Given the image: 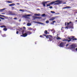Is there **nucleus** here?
Returning <instances> with one entry per match:
<instances>
[{
    "instance_id": "6e6552de",
    "label": "nucleus",
    "mask_w": 77,
    "mask_h": 77,
    "mask_svg": "<svg viewBox=\"0 0 77 77\" xmlns=\"http://www.w3.org/2000/svg\"><path fill=\"white\" fill-rule=\"evenodd\" d=\"M71 8V7L69 6H67L62 8V9H70Z\"/></svg>"
},
{
    "instance_id": "7ed1b4c3",
    "label": "nucleus",
    "mask_w": 77,
    "mask_h": 77,
    "mask_svg": "<svg viewBox=\"0 0 77 77\" xmlns=\"http://www.w3.org/2000/svg\"><path fill=\"white\" fill-rule=\"evenodd\" d=\"M70 49L71 50H73L74 51L75 50V47H76V46L75 45L72 44L70 45Z\"/></svg>"
},
{
    "instance_id": "ddd939ff",
    "label": "nucleus",
    "mask_w": 77,
    "mask_h": 77,
    "mask_svg": "<svg viewBox=\"0 0 77 77\" xmlns=\"http://www.w3.org/2000/svg\"><path fill=\"white\" fill-rule=\"evenodd\" d=\"M9 14L10 15H15V14H12V12H11V11L9 12Z\"/></svg>"
},
{
    "instance_id": "423d86ee",
    "label": "nucleus",
    "mask_w": 77,
    "mask_h": 77,
    "mask_svg": "<svg viewBox=\"0 0 77 77\" xmlns=\"http://www.w3.org/2000/svg\"><path fill=\"white\" fill-rule=\"evenodd\" d=\"M48 2H49V1L44 2L42 3V4L43 5L44 7H45V4H46V3H48Z\"/></svg>"
},
{
    "instance_id": "20e7f679",
    "label": "nucleus",
    "mask_w": 77,
    "mask_h": 77,
    "mask_svg": "<svg viewBox=\"0 0 77 77\" xmlns=\"http://www.w3.org/2000/svg\"><path fill=\"white\" fill-rule=\"evenodd\" d=\"M70 24H71V26H70V28L71 29H74V27H73V23H72V22H69V23H67V25H69Z\"/></svg>"
},
{
    "instance_id": "1a4fd4ad",
    "label": "nucleus",
    "mask_w": 77,
    "mask_h": 77,
    "mask_svg": "<svg viewBox=\"0 0 77 77\" xmlns=\"http://www.w3.org/2000/svg\"><path fill=\"white\" fill-rule=\"evenodd\" d=\"M22 35L23 37H26L27 36V34L26 33L23 34Z\"/></svg>"
},
{
    "instance_id": "f704fd0d",
    "label": "nucleus",
    "mask_w": 77,
    "mask_h": 77,
    "mask_svg": "<svg viewBox=\"0 0 77 77\" xmlns=\"http://www.w3.org/2000/svg\"><path fill=\"white\" fill-rule=\"evenodd\" d=\"M1 27H2V28L3 27H4V25L2 26H1Z\"/></svg>"
},
{
    "instance_id": "f257e3e1",
    "label": "nucleus",
    "mask_w": 77,
    "mask_h": 77,
    "mask_svg": "<svg viewBox=\"0 0 77 77\" xmlns=\"http://www.w3.org/2000/svg\"><path fill=\"white\" fill-rule=\"evenodd\" d=\"M71 37H72V38H71ZM74 36H72L71 37V38L70 37H68L67 38L69 40H68V39H64V40H63V41H67L68 42H70V41H71V39H72V41H74V40L75 41H76V40H77V38H74Z\"/></svg>"
},
{
    "instance_id": "3c124183",
    "label": "nucleus",
    "mask_w": 77,
    "mask_h": 77,
    "mask_svg": "<svg viewBox=\"0 0 77 77\" xmlns=\"http://www.w3.org/2000/svg\"><path fill=\"white\" fill-rule=\"evenodd\" d=\"M53 30H54L53 29H52L51 30V32H52V31H53Z\"/></svg>"
},
{
    "instance_id": "9d476101",
    "label": "nucleus",
    "mask_w": 77,
    "mask_h": 77,
    "mask_svg": "<svg viewBox=\"0 0 77 77\" xmlns=\"http://www.w3.org/2000/svg\"><path fill=\"white\" fill-rule=\"evenodd\" d=\"M26 33H27V35H31L32 33V32H30V31H27L26 32Z\"/></svg>"
},
{
    "instance_id": "a19ab883",
    "label": "nucleus",
    "mask_w": 77,
    "mask_h": 77,
    "mask_svg": "<svg viewBox=\"0 0 77 77\" xmlns=\"http://www.w3.org/2000/svg\"><path fill=\"white\" fill-rule=\"evenodd\" d=\"M9 6H12V4L9 5Z\"/></svg>"
},
{
    "instance_id": "680f3d73",
    "label": "nucleus",
    "mask_w": 77,
    "mask_h": 77,
    "mask_svg": "<svg viewBox=\"0 0 77 77\" xmlns=\"http://www.w3.org/2000/svg\"><path fill=\"white\" fill-rule=\"evenodd\" d=\"M2 21V20L0 19V21Z\"/></svg>"
},
{
    "instance_id": "9b49d317",
    "label": "nucleus",
    "mask_w": 77,
    "mask_h": 77,
    "mask_svg": "<svg viewBox=\"0 0 77 77\" xmlns=\"http://www.w3.org/2000/svg\"><path fill=\"white\" fill-rule=\"evenodd\" d=\"M32 25V24L31 23H28L27 24V26H31Z\"/></svg>"
},
{
    "instance_id": "473e14b6",
    "label": "nucleus",
    "mask_w": 77,
    "mask_h": 77,
    "mask_svg": "<svg viewBox=\"0 0 77 77\" xmlns=\"http://www.w3.org/2000/svg\"><path fill=\"white\" fill-rule=\"evenodd\" d=\"M12 9H15V7H12Z\"/></svg>"
},
{
    "instance_id": "6e6d98bb",
    "label": "nucleus",
    "mask_w": 77,
    "mask_h": 77,
    "mask_svg": "<svg viewBox=\"0 0 77 77\" xmlns=\"http://www.w3.org/2000/svg\"><path fill=\"white\" fill-rule=\"evenodd\" d=\"M75 50H76V51H77V48H76Z\"/></svg>"
},
{
    "instance_id": "2eb2a0df",
    "label": "nucleus",
    "mask_w": 77,
    "mask_h": 77,
    "mask_svg": "<svg viewBox=\"0 0 77 77\" xmlns=\"http://www.w3.org/2000/svg\"><path fill=\"white\" fill-rule=\"evenodd\" d=\"M55 19V17H52L50 19V20H51V21H53V20H54Z\"/></svg>"
},
{
    "instance_id": "0eeeda50",
    "label": "nucleus",
    "mask_w": 77,
    "mask_h": 77,
    "mask_svg": "<svg viewBox=\"0 0 77 77\" xmlns=\"http://www.w3.org/2000/svg\"><path fill=\"white\" fill-rule=\"evenodd\" d=\"M46 38L47 39H48V38H53V36L51 35H48L47 36H46Z\"/></svg>"
},
{
    "instance_id": "f3484780",
    "label": "nucleus",
    "mask_w": 77,
    "mask_h": 77,
    "mask_svg": "<svg viewBox=\"0 0 77 77\" xmlns=\"http://www.w3.org/2000/svg\"><path fill=\"white\" fill-rule=\"evenodd\" d=\"M51 2L49 4H47V5H46V6L47 7H48V6H50V5H51Z\"/></svg>"
},
{
    "instance_id": "b1692460",
    "label": "nucleus",
    "mask_w": 77,
    "mask_h": 77,
    "mask_svg": "<svg viewBox=\"0 0 77 77\" xmlns=\"http://www.w3.org/2000/svg\"><path fill=\"white\" fill-rule=\"evenodd\" d=\"M57 39L58 40L59 39H61V38H60V37H58V36H57V35H58V34H57Z\"/></svg>"
},
{
    "instance_id": "052dcab7",
    "label": "nucleus",
    "mask_w": 77,
    "mask_h": 77,
    "mask_svg": "<svg viewBox=\"0 0 77 77\" xmlns=\"http://www.w3.org/2000/svg\"><path fill=\"white\" fill-rule=\"evenodd\" d=\"M75 21L76 22H77V20H76Z\"/></svg>"
},
{
    "instance_id": "0e129e2a",
    "label": "nucleus",
    "mask_w": 77,
    "mask_h": 77,
    "mask_svg": "<svg viewBox=\"0 0 77 77\" xmlns=\"http://www.w3.org/2000/svg\"><path fill=\"white\" fill-rule=\"evenodd\" d=\"M76 19H77V17L76 18Z\"/></svg>"
},
{
    "instance_id": "4be33fe9",
    "label": "nucleus",
    "mask_w": 77,
    "mask_h": 77,
    "mask_svg": "<svg viewBox=\"0 0 77 77\" xmlns=\"http://www.w3.org/2000/svg\"><path fill=\"white\" fill-rule=\"evenodd\" d=\"M8 3H12V1H7Z\"/></svg>"
},
{
    "instance_id": "6ab92c4d",
    "label": "nucleus",
    "mask_w": 77,
    "mask_h": 77,
    "mask_svg": "<svg viewBox=\"0 0 77 77\" xmlns=\"http://www.w3.org/2000/svg\"><path fill=\"white\" fill-rule=\"evenodd\" d=\"M20 11H21V12H24V10L23 9H20L19 10Z\"/></svg>"
},
{
    "instance_id": "603ef678",
    "label": "nucleus",
    "mask_w": 77,
    "mask_h": 77,
    "mask_svg": "<svg viewBox=\"0 0 77 77\" xmlns=\"http://www.w3.org/2000/svg\"><path fill=\"white\" fill-rule=\"evenodd\" d=\"M4 27L6 28V26H4Z\"/></svg>"
},
{
    "instance_id": "393cba45",
    "label": "nucleus",
    "mask_w": 77,
    "mask_h": 77,
    "mask_svg": "<svg viewBox=\"0 0 77 77\" xmlns=\"http://www.w3.org/2000/svg\"><path fill=\"white\" fill-rule=\"evenodd\" d=\"M3 30L4 31H7V28H4L3 29Z\"/></svg>"
},
{
    "instance_id": "09e8293b",
    "label": "nucleus",
    "mask_w": 77,
    "mask_h": 77,
    "mask_svg": "<svg viewBox=\"0 0 77 77\" xmlns=\"http://www.w3.org/2000/svg\"><path fill=\"white\" fill-rule=\"evenodd\" d=\"M19 21L20 22L21 21V20L20 19V20H19Z\"/></svg>"
},
{
    "instance_id": "4c0bfd02",
    "label": "nucleus",
    "mask_w": 77,
    "mask_h": 77,
    "mask_svg": "<svg viewBox=\"0 0 77 77\" xmlns=\"http://www.w3.org/2000/svg\"><path fill=\"white\" fill-rule=\"evenodd\" d=\"M37 16H40V14H37Z\"/></svg>"
},
{
    "instance_id": "c756f323",
    "label": "nucleus",
    "mask_w": 77,
    "mask_h": 77,
    "mask_svg": "<svg viewBox=\"0 0 77 77\" xmlns=\"http://www.w3.org/2000/svg\"><path fill=\"white\" fill-rule=\"evenodd\" d=\"M46 23H47V24H48V23H49V21L48 20H47L46 21Z\"/></svg>"
},
{
    "instance_id": "c85d7f7f",
    "label": "nucleus",
    "mask_w": 77,
    "mask_h": 77,
    "mask_svg": "<svg viewBox=\"0 0 77 77\" xmlns=\"http://www.w3.org/2000/svg\"><path fill=\"white\" fill-rule=\"evenodd\" d=\"M51 12L52 13V14H55V12L54 11H51Z\"/></svg>"
},
{
    "instance_id": "cd10ccee",
    "label": "nucleus",
    "mask_w": 77,
    "mask_h": 77,
    "mask_svg": "<svg viewBox=\"0 0 77 77\" xmlns=\"http://www.w3.org/2000/svg\"><path fill=\"white\" fill-rule=\"evenodd\" d=\"M33 18H39V17H33Z\"/></svg>"
},
{
    "instance_id": "c9c22d12",
    "label": "nucleus",
    "mask_w": 77,
    "mask_h": 77,
    "mask_svg": "<svg viewBox=\"0 0 77 77\" xmlns=\"http://www.w3.org/2000/svg\"><path fill=\"white\" fill-rule=\"evenodd\" d=\"M12 6H15V4H11Z\"/></svg>"
},
{
    "instance_id": "4468645a",
    "label": "nucleus",
    "mask_w": 77,
    "mask_h": 77,
    "mask_svg": "<svg viewBox=\"0 0 77 77\" xmlns=\"http://www.w3.org/2000/svg\"><path fill=\"white\" fill-rule=\"evenodd\" d=\"M46 16H47V15H46L45 14H43L42 15V16H41V17H46Z\"/></svg>"
},
{
    "instance_id": "a878e982",
    "label": "nucleus",
    "mask_w": 77,
    "mask_h": 77,
    "mask_svg": "<svg viewBox=\"0 0 77 77\" xmlns=\"http://www.w3.org/2000/svg\"><path fill=\"white\" fill-rule=\"evenodd\" d=\"M24 30H23L22 31V35L24 34Z\"/></svg>"
},
{
    "instance_id": "13d9d810",
    "label": "nucleus",
    "mask_w": 77,
    "mask_h": 77,
    "mask_svg": "<svg viewBox=\"0 0 77 77\" xmlns=\"http://www.w3.org/2000/svg\"><path fill=\"white\" fill-rule=\"evenodd\" d=\"M65 25L66 26V23H65Z\"/></svg>"
},
{
    "instance_id": "37998d69",
    "label": "nucleus",
    "mask_w": 77,
    "mask_h": 77,
    "mask_svg": "<svg viewBox=\"0 0 77 77\" xmlns=\"http://www.w3.org/2000/svg\"><path fill=\"white\" fill-rule=\"evenodd\" d=\"M14 20H16V19H17V17H15V18H14Z\"/></svg>"
},
{
    "instance_id": "39448f33",
    "label": "nucleus",
    "mask_w": 77,
    "mask_h": 77,
    "mask_svg": "<svg viewBox=\"0 0 77 77\" xmlns=\"http://www.w3.org/2000/svg\"><path fill=\"white\" fill-rule=\"evenodd\" d=\"M59 46L60 47H63L65 46V43L63 42H61Z\"/></svg>"
},
{
    "instance_id": "a18cd8bd",
    "label": "nucleus",
    "mask_w": 77,
    "mask_h": 77,
    "mask_svg": "<svg viewBox=\"0 0 77 77\" xmlns=\"http://www.w3.org/2000/svg\"><path fill=\"white\" fill-rule=\"evenodd\" d=\"M40 37H43V36L42 35H41L40 36Z\"/></svg>"
},
{
    "instance_id": "412c9836",
    "label": "nucleus",
    "mask_w": 77,
    "mask_h": 77,
    "mask_svg": "<svg viewBox=\"0 0 77 77\" xmlns=\"http://www.w3.org/2000/svg\"><path fill=\"white\" fill-rule=\"evenodd\" d=\"M28 30H33V29L29 27L28 28Z\"/></svg>"
},
{
    "instance_id": "c03bdc74",
    "label": "nucleus",
    "mask_w": 77,
    "mask_h": 77,
    "mask_svg": "<svg viewBox=\"0 0 77 77\" xmlns=\"http://www.w3.org/2000/svg\"><path fill=\"white\" fill-rule=\"evenodd\" d=\"M37 11H40V9H37Z\"/></svg>"
},
{
    "instance_id": "bf43d9fd",
    "label": "nucleus",
    "mask_w": 77,
    "mask_h": 77,
    "mask_svg": "<svg viewBox=\"0 0 77 77\" xmlns=\"http://www.w3.org/2000/svg\"><path fill=\"white\" fill-rule=\"evenodd\" d=\"M20 36H23V35H21Z\"/></svg>"
},
{
    "instance_id": "de8ad7c7",
    "label": "nucleus",
    "mask_w": 77,
    "mask_h": 77,
    "mask_svg": "<svg viewBox=\"0 0 77 77\" xmlns=\"http://www.w3.org/2000/svg\"><path fill=\"white\" fill-rule=\"evenodd\" d=\"M1 33H2V31L1 30H0V34Z\"/></svg>"
},
{
    "instance_id": "7c9ffc66",
    "label": "nucleus",
    "mask_w": 77,
    "mask_h": 77,
    "mask_svg": "<svg viewBox=\"0 0 77 77\" xmlns=\"http://www.w3.org/2000/svg\"><path fill=\"white\" fill-rule=\"evenodd\" d=\"M4 9H1V10H0V12H2V11H3V10H4Z\"/></svg>"
},
{
    "instance_id": "dca6fc26",
    "label": "nucleus",
    "mask_w": 77,
    "mask_h": 77,
    "mask_svg": "<svg viewBox=\"0 0 77 77\" xmlns=\"http://www.w3.org/2000/svg\"><path fill=\"white\" fill-rule=\"evenodd\" d=\"M44 33H45V34H46V35H47V34H48V31H47L45 30L44 31Z\"/></svg>"
},
{
    "instance_id": "e433bc0d",
    "label": "nucleus",
    "mask_w": 77,
    "mask_h": 77,
    "mask_svg": "<svg viewBox=\"0 0 77 77\" xmlns=\"http://www.w3.org/2000/svg\"><path fill=\"white\" fill-rule=\"evenodd\" d=\"M43 36H46V35L45 34H43Z\"/></svg>"
},
{
    "instance_id": "864d4df0",
    "label": "nucleus",
    "mask_w": 77,
    "mask_h": 77,
    "mask_svg": "<svg viewBox=\"0 0 77 77\" xmlns=\"http://www.w3.org/2000/svg\"><path fill=\"white\" fill-rule=\"evenodd\" d=\"M63 4H66V2H65L64 3H63Z\"/></svg>"
},
{
    "instance_id": "aec40b11",
    "label": "nucleus",
    "mask_w": 77,
    "mask_h": 77,
    "mask_svg": "<svg viewBox=\"0 0 77 77\" xmlns=\"http://www.w3.org/2000/svg\"><path fill=\"white\" fill-rule=\"evenodd\" d=\"M55 22H56V21H52V22L51 23V24H54V23H55Z\"/></svg>"
},
{
    "instance_id": "4d7b16f0",
    "label": "nucleus",
    "mask_w": 77,
    "mask_h": 77,
    "mask_svg": "<svg viewBox=\"0 0 77 77\" xmlns=\"http://www.w3.org/2000/svg\"><path fill=\"white\" fill-rule=\"evenodd\" d=\"M2 15H0V17H2V16H1Z\"/></svg>"
},
{
    "instance_id": "2f4dec72",
    "label": "nucleus",
    "mask_w": 77,
    "mask_h": 77,
    "mask_svg": "<svg viewBox=\"0 0 77 77\" xmlns=\"http://www.w3.org/2000/svg\"><path fill=\"white\" fill-rule=\"evenodd\" d=\"M49 8H50V9H51L52 8H53V7L50 6L49 7Z\"/></svg>"
},
{
    "instance_id": "e2e57ef3",
    "label": "nucleus",
    "mask_w": 77,
    "mask_h": 77,
    "mask_svg": "<svg viewBox=\"0 0 77 77\" xmlns=\"http://www.w3.org/2000/svg\"><path fill=\"white\" fill-rule=\"evenodd\" d=\"M20 29H21V30H22V29L21 28H20Z\"/></svg>"
},
{
    "instance_id": "a211bd4d",
    "label": "nucleus",
    "mask_w": 77,
    "mask_h": 77,
    "mask_svg": "<svg viewBox=\"0 0 77 77\" xmlns=\"http://www.w3.org/2000/svg\"><path fill=\"white\" fill-rule=\"evenodd\" d=\"M32 15L31 14H28V15H25V17H30V16H31Z\"/></svg>"
},
{
    "instance_id": "f8f14e48",
    "label": "nucleus",
    "mask_w": 77,
    "mask_h": 77,
    "mask_svg": "<svg viewBox=\"0 0 77 77\" xmlns=\"http://www.w3.org/2000/svg\"><path fill=\"white\" fill-rule=\"evenodd\" d=\"M51 37H49V40L50 41H53V38L52 37V38H51Z\"/></svg>"
},
{
    "instance_id": "bb28decb",
    "label": "nucleus",
    "mask_w": 77,
    "mask_h": 77,
    "mask_svg": "<svg viewBox=\"0 0 77 77\" xmlns=\"http://www.w3.org/2000/svg\"><path fill=\"white\" fill-rule=\"evenodd\" d=\"M0 19H1L2 20H5V18L3 17H0Z\"/></svg>"
},
{
    "instance_id": "5701e85b",
    "label": "nucleus",
    "mask_w": 77,
    "mask_h": 77,
    "mask_svg": "<svg viewBox=\"0 0 77 77\" xmlns=\"http://www.w3.org/2000/svg\"><path fill=\"white\" fill-rule=\"evenodd\" d=\"M2 37H6V34H4L3 35H2Z\"/></svg>"
},
{
    "instance_id": "79ce46f5",
    "label": "nucleus",
    "mask_w": 77,
    "mask_h": 77,
    "mask_svg": "<svg viewBox=\"0 0 77 77\" xmlns=\"http://www.w3.org/2000/svg\"><path fill=\"white\" fill-rule=\"evenodd\" d=\"M1 17H5V16H4V15H2Z\"/></svg>"
},
{
    "instance_id": "f03ea898",
    "label": "nucleus",
    "mask_w": 77,
    "mask_h": 77,
    "mask_svg": "<svg viewBox=\"0 0 77 77\" xmlns=\"http://www.w3.org/2000/svg\"><path fill=\"white\" fill-rule=\"evenodd\" d=\"M62 1H60L59 0H57L55 1L51 2V5H53V4H54V3H55L54 4V5H60V4H62Z\"/></svg>"
},
{
    "instance_id": "5fc2aeb1",
    "label": "nucleus",
    "mask_w": 77,
    "mask_h": 77,
    "mask_svg": "<svg viewBox=\"0 0 77 77\" xmlns=\"http://www.w3.org/2000/svg\"><path fill=\"white\" fill-rule=\"evenodd\" d=\"M17 5H20V4L19 3H17Z\"/></svg>"
},
{
    "instance_id": "8fccbe9b",
    "label": "nucleus",
    "mask_w": 77,
    "mask_h": 77,
    "mask_svg": "<svg viewBox=\"0 0 77 77\" xmlns=\"http://www.w3.org/2000/svg\"><path fill=\"white\" fill-rule=\"evenodd\" d=\"M68 27H67V26H66V29H68Z\"/></svg>"
},
{
    "instance_id": "49530a36",
    "label": "nucleus",
    "mask_w": 77,
    "mask_h": 77,
    "mask_svg": "<svg viewBox=\"0 0 77 77\" xmlns=\"http://www.w3.org/2000/svg\"><path fill=\"white\" fill-rule=\"evenodd\" d=\"M23 29H26V27H24V26H23Z\"/></svg>"
},
{
    "instance_id": "72a5a7b5",
    "label": "nucleus",
    "mask_w": 77,
    "mask_h": 77,
    "mask_svg": "<svg viewBox=\"0 0 77 77\" xmlns=\"http://www.w3.org/2000/svg\"><path fill=\"white\" fill-rule=\"evenodd\" d=\"M37 14H34V15H35V16H37Z\"/></svg>"
},
{
    "instance_id": "58836bf2",
    "label": "nucleus",
    "mask_w": 77,
    "mask_h": 77,
    "mask_svg": "<svg viewBox=\"0 0 77 77\" xmlns=\"http://www.w3.org/2000/svg\"><path fill=\"white\" fill-rule=\"evenodd\" d=\"M69 44H67L66 45V47H68V45H69Z\"/></svg>"
},
{
    "instance_id": "ea45409f",
    "label": "nucleus",
    "mask_w": 77,
    "mask_h": 77,
    "mask_svg": "<svg viewBox=\"0 0 77 77\" xmlns=\"http://www.w3.org/2000/svg\"><path fill=\"white\" fill-rule=\"evenodd\" d=\"M17 34H18V31H17L16 32Z\"/></svg>"
}]
</instances>
